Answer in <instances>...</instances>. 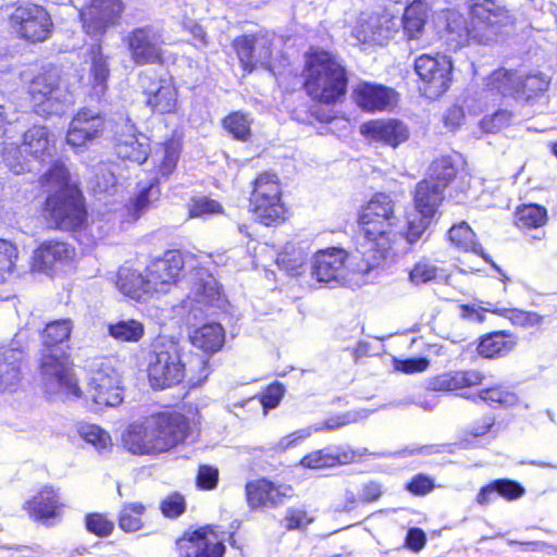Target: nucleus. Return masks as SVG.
<instances>
[{"label": "nucleus", "instance_id": "1", "mask_svg": "<svg viewBox=\"0 0 557 557\" xmlns=\"http://www.w3.org/2000/svg\"><path fill=\"white\" fill-rule=\"evenodd\" d=\"M359 222L367 242V252L373 259L372 267H380L398 240H406V230L398 227L391 196L375 194L363 207Z\"/></svg>", "mask_w": 557, "mask_h": 557}, {"label": "nucleus", "instance_id": "2", "mask_svg": "<svg viewBox=\"0 0 557 557\" xmlns=\"http://www.w3.org/2000/svg\"><path fill=\"white\" fill-rule=\"evenodd\" d=\"M347 72L337 55L319 48L306 54L305 89L317 101L335 103L347 91Z\"/></svg>", "mask_w": 557, "mask_h": 557}, {"label": "nucleus", "instance_id": "3", "mask_svg": "<svg viewBox=\"0 0 557 557\" xmlns=\"http://www.w3.org/2000/svg\"><path fill=\"white\" fill-rule=\"evenodd\" d=\"M195 364L206 371L208 358L186 354L181 344L166 336H159L149 356L148 377L154 388L163 389L178 384L187 372V366Z\"/></svg>", "mask_w": 557, "mask_h": 557}, {"label": "nucleus", "instance_id": "4", "mask_svg": "<svg viewBox=\"0 0 557 557\" xmlns=\"http://www.w3.org/2000/svg\"><path fill=\"white\" fill-rule=\"evenodd\" d=\"M471 15V27H469L467 20L461 14L448 13L447 30L454 36L455 47L463 46L470 39L479 42L495 40L503 33V28L512 24L508 12L492 1L473 4Z\"/></svg>", "mask_w": 557, "mask_h": 557}, {"label": "nucleus", "instance_id": "5", "mask_svg": "<svg viewBox=\"0 0 557 557\" xmlns=\"http://www.w3.org/2000/svg\"><path fill=\"white\" fill-rule=\"evenodd\" d=\"M55 136L46 126H33L23 135L21 146L9 144L3 149V161L15 174L28 170L29 159L48 162L55 153Z\"/></svg>", "mask_w": 557, "mask_h": 557}, {"label": "nucleus", "instance_id": "6", "mask_svg": "<svg viewBox=\"0 0 557 557\" xmlns=\"http://www.w3.org/2000/svg\"><path fill=\"white\" fill-rule=\"evenodd\" d=\"M28 91L40 115L60 114L72 102L71 91L57 66L42 69L30 82Z\"/></svg>", "mask_w": 557, "mask_h": 557}, {"label": "nucleus", "instance_id": "7", "mask_svg": "<svg viewBox=\"0 0 557 557\" xmlns=\"http://www.w3.org/2000/svg\"><path fill=\"white\" fill-rule=\"evenodd\" d=\"M356 257H350L345 250L330 248L315 253L312 261V275L319 281L335 285H345L350 282L352 273L368 274L376 267H372L373 259L368 256L360 263H355Z\"/></svg>", "mask_w": 557, "mask_h": 557}, {"label": "nucleus", "instance_id": "8", "mask_svg": "<svg viewBox=\"0 0 557 557\" xmlns=\"http://www.w3.org/2000/svg\"><path fill=\"white\" fill-rule=\"evenodd\" d=\"M9 26L18 38L32 44L46 41L53 30L48 11L32 2L15 4L9 14Z\"/></svg>", "mask_w": 557, "mask_h": 557}, {"label": "nucleus", "instance_id": "9", "mask_svg": "<svg viewBox=\"0 0 557 557\" xmlns=\"http://www.w3.org/2000/svg\"><path fill=\"white\" fill-rule=\"evenodd\" d=\"M44 215L59 230H82L86 224L87 213L79 190L65 189L63 194L48 195Z\"/></svg>", "mask_w": 557, "mask_h": 557}, {"label": "nucleus", "instance_id": "10", "mask_svg": "<svg viewBox=\"0 0 557 557\" xmlns=\"http://www.w3.org/2000/svg\"><path fill=\"white\" fill-rule=\"evenodd\" d=\"M486 87L503 96L524 98L527 100L543 94L549 85V78L542 73L521 74L517 71L499 69L486 78Z\"/></svg>", "mask_w": 557, "mask_h": 557}, {"label": "nucleus", "instance_id": "11", "mask_svg": "<svg viewBox=\"0 0 557 557\" xmlns=\"http://www.w3.org/2000/svg\"><path fill=\"white\" fill-rule=\"evenodd\" d=\"M443 191L432 180L424 178L417 185L413 196L417 212L408 216L406 224L408 244L417 243L424 234L443 200Z\"/></svg>", "mask_w": 557, "mask_h": 557}, {"label": "nucleus", "instance_id": "12", "mask_svg": "<svg viewBox=\"0 0 557 557\" xmlns=\"http://www.w3.org/2000/svg\"><path fill=\"white\" fill-rule=\"evenodd\" d=\"M281 194L275 174L264 172L255 180L250 205L262 224L270 225L284 219L285 208L281 201Z\"/></svg>", "mask_w": 557, "mask_h": 557}, {"label": "nucleus", "instance_id": "13", "mask_svg": "<svg viewBox=\"0 0 557 557\" xmlns=\"http://www.w3.org/2000/svg\"><path fill=\"white\" fill-rule=\"evenodd\" d=\"M451 61L446 55L422 54L416 59L414 70L422 81V89L430 98L443 95L451 82Z\"/></svg>", "mask_w": 557, "mask_h": 557}, {"label": "nucleus", "instance_id": "14", "mask_svg": "<svg viewBox=\"0 0 557 557\" xmlns=\"http://www.w3.org/2000/svg\"><path fill=\"white\" fill-rule=\"evenodd\" d=\"M124 9L122 0H86L81 11L85 32L91 37L103 36L119 23Z\"/></svg>", "mask_w": 557, "mask_h": 557}, {"label": "nucleus", "instance_id": "15", "mask_svg": "<svg viewBox=\"0 0 557 557\" xmlns=\"http://www.w3.org/2000/svg\"><path fill=\"white\" fill-rule=\"evenodd\" d=\"M41 375L46 392L65 397H79L81 389L72 373L67 358L54 354L45 355L41 361Z\"/></svg>", "mask_w": 557, "mask_h": 557}, {"label": "nucleus", "instance_id": "16", "mask_svg": "<svg viewBox=\"0 0 557 557\" xmlns=\"http://www.w3.org/2000/svg\"><path fill=\"white\" fill-rule=\"evenodd\" d=\"M152 430L156 454L164 453L183 442L189 430L187 419L181 413H158L148 417Z\"/></svg>", "mask_w": 557, "mask_h": 557}, {"label": "nucleus", "instance_id": "17", "mask_svg": "<svg viewBox=\"0 0 557 557\" xmlns=\"http://www.w3.org/2000/svg\"><path fill=\"white\" fill-rule=\"evenodd\" d=\"M124 41L132 60L138 65L153 64L162 60L164 40L153 26L134 28L125 36Z\"/></svg>", "mask_w": 557, "mask_h": 557}, {"label": "nucleus", "instance_id": "18", "mask_svg": "<svg viewBox=\"0 0 557 557\" xmlns=\"http://www.w3.org/2000/svg\"><path fill=\"white\" fill-rule=\"evenodd\" d=\"M140 87L146 95V103L156 113H174L177 110V90L169 77L158 76L153 72H144L139 77Z\"/></svg>", "mask_w": 557, "mask_h": 557}, {"label": "nucleus", "instance_id": "19", "mask_svg": "<svg viewBox=\"0 0 557 557\" xmlns=\"http://www.w3.org/2000/svg\"><path fill=\"white\" fill-rule=\"evenodd\" d=\"M184 267V257L176 250H169L163 257L151 261L146 271L152 295L169 293L177 284Z\"/></svg>", "mask_w": 557, "mask_h": 557}, {"label": "nucleus", "instance_id": "20", "mask_svg": "<svg viewBox=\"0 0 557 557\" xmlns=\"http://www.w3.org/2000/svg\"><path fill=\"white\" fill-rule=\"evenodd\" d=\"M119 373L109 364L94 371L88 383V397L98 406L114 407L122 401Z\"/></svg>", "mask_w": 557, "mask_h": 557}, {"label": "nucleus", "instance_id": "21", "mask_svg": "<svg viewBox=\"0 0 557 557\" xmlns=\"http://www.w3.org/2000/svg\"><path fill=\"white\" fill-rule=\"evenodd\" d=\"M397 27L396 18L388 14L361 13L352 28V36L360 42L384 45Z\"/></svg>", "mask_w": 557, "mask_h": 557}, {"label": "nucleus", "instance_id": "22", "mask_svg": "<svg viewBox=\"0 0 557 557\" xmlns=\"http://www.w3.org/2000/svg\"><path fill=\"white\" fill-rule=\"evenodd\" d=\"M181 557H223L225 547L210 528L185 534L176 542Z\"/></svg>", "mask_w": 557, "mask_h": 557}, {"label": "nucleus", "instance_id": "23", "mask_svg": "<svg viewBox=\"0 0 557 557\" xmlns=\"http://www.w3.org/2000/svg\"><path fill=\"white\" fill-rule=\"evenodd\" d=\"M235 48L244 69L251 72L258 65L268 69L272 55L271 39L267 36L253 35L236 39Z\"/></svg>", "mask_w": 557, "mask_h": 557}, {"label": "nucleus", "instance_id": "24", "mask_svg": "<svg viewBox=\"0 0 557 557\" xmlns=\"http://www.w3.org/2000/svg\"><path fill=\"white\" fill-rule=\"evenodd\" d=\"M104 126L101 114L90 110H81L72 120L66 135V143L72 147H82L98 137Z\"/></svg>", "mask_w": 557, "mask_h": 557}, {"label": "nucleus", "instance_id": "25", "mask_svg": "<svg viewBox=\"0 0 557 557\" xmlns=\"http://www.w3.org/2000/svg\"><path fill=\"white\" fill-rule=\"evenodd\" d=\"M63 507L58 491L51 486L41 488L24 505V509L34 520L45 524H49L51 519L59 518Z\"/></svg>", "mask_w": 557, "mask_h": 557}, {"label": "nucleus", "instance_id": "26", "mask_svg": "<svg viewBox=\"0 0 557 557\" xmlns=\"http://www.w3.org/2000/svg\"><path fill=\"white\" fill-rule=\"evenodd\" d=\"M360 132L375 140L397 147L409 137L408 127L398 120H372L360 126Z\"/></svg>", "mask_w": 557, "mask_h": 557}, {"label": "nucleus", "instance_id": "27", "mask_svg": "<svg viewBox=\"0 0 557 557\" xmlns=\"http://www.w3.org/2000/svg\"><path fill=\"white\" fill-rule=\"evenodd\" d=\"M125 449L134 455L156 454L151 428H148V417L128 424L121 436Z\"/></svg>", "mask_w": 557, "mask_h": 557}, {"label": "nucleus", "instance_id": "28", "mask_svg": "<svg viewBox=\"0 0 557 557\" xmlns=\"http://www.w3.org/2000/svg\"><path fill=\"white\" fill-rule=\"evenodd\" d=\"M483 374L476 370L445 372L428 381V389L433 392H453L482 384Z\"/></svg>", "mask_w": 557, "mask_h": 557}, {"label": "nucleus", "instance_id": "29", "mask_svg": "<svg viewBox=\"0 0 557 557\" xmlns=\"http://www.w3.org/2000/svg\"><path fill=\"white\" fill-rule=\"evenodd\" d=\"M75 257V249L64 242H45L35 251V265L40 270L52 269L71 262Z\"/></svg>", "mask_w": 557, "mask_h": 557}, {"label": "nucleus", "instance_id": "30", "mask_svg": "<svg viewBox=\"0 0 557 557\" xmlns=\"http://www.w3.org/2000/svg\"><path fill=\"white\" fill-rule=\"evenodd\" d=\"M127 133H121L115 138V151L119 158L137 164L144 163L149 154V144L145 136L138 137L133 125H125Z\"/></svg>", "mask_w": 557, "mask_h": 557}, {"label": "nucleus", "instance_id": "31", "mask_svg": "<svg viewBox=\"0 0 557 557\" xmlns=\"http://www.w3.org/2000/svg\"><path fill=\"white\" fill-rule=\"evenodd\" d=\"M356 98L358 106L363 110L382 111L393 104L395 92L382 85L361 83L356 90Z\"/></svg>", "mask_w": 557, "mask_h": 557}, {"label": "nucleus", "instance_id": "32", "mask_svg": "<svg viewBox=\"0 0 557 557\" xmlns=\"http://www.w3.org/2000/svg\"><path fill=\"white\" fill-rule=\"evenodd\" d=\"M190 284L188 297L190 300L211 305L219 297V290L214 277L203 268H194L187 276Z\"/></svg>", "mask_w": 557, "mask_h": 557}, {"label": "nucleus", "instance_id": "33", "mask_svg": "<svg viewBox=\"0 0 557 557\" xmlns=\"http://www.w3.org/2000/svg\"><path fill=\"white\" fill-rule=\"evenodd\" d=\"M148 284L147 272L143 275L139 271L122 267L117 272L116 287L125 296L140 300L146 295H152Z\"/></svg>", "mask_w": 557, "mask_h": 557}, {"label": "nucleus", "instance_id": "34", "mask_svg": "<svg viewBox=\"0 0 557 557\" xmlns=\"http://www.w3.org/2000/svg\"><path fill=\"white\" fill-rule=\"evenodd\" d=\"M89 73L90 83L95 97L100 98L107 90V79L109 77V64L103 55L100 46L94 45L89 51Z\"/></svg>", "mask_w": 557, "mask_h": 557}, {"label": "nucleus", "instance_id": "35", "mask_svg": "<svg viewBox=\"0 0 557 557\" xmlns=\"http://www.w3.org/2000/svg\"><path fill=\"white\" fill-rule=\"evenodd\" d=\"M448 237L451 244L456 247L463 251H470L479 255L485 261L490 262L487 256L483 252L482 246L476 242L474 232L466 222L451 226L448 232ZM491 264L498 273L503 274L502 270L494 262L491 261Z\"/></svg>", "mask_w": 557, "mask_h": 557}, {"label": "nucleus", "instance_id": "36", "mask_svg": "<svg viewBox=\"0 0 557 557\" xmlns=\"http://www.w3.org/2000/svg\"><path fill=\"white\" fill-rule=\"evenodd\" d=\"M22 351L15 349L5 350L0 357V391H11L20 382V363Z\"/></svg>", "mask_w": 557, "mask_h": 557}, {"label": "nucleus", "instance_id": "37", "mask_svg": "<svg viewBox=\"0 0 557 557\" xmlns=\"http://www.w3.org/2000/svg\"><path fill=\"white\" fill-rule=\"evenodd\" d=\"M224 330L218 323L206 324L194 331L190 336L195 347L207 352L218 351L224 343Z\"/></svg>", "mask_w": 557, "mask_h": 557}, {"label": "nucleus", "instance_id": "38", "mask_svg": "<svg viewBox=\"0 0 557 557\" xmlns=\"http://www.w3.org/2000/svg\"><path fill=\"white\" fill-rule=\"evenodd\" d=\"M426 17V8L422 2H412L406 8L403 27L408 40L419 39L422 36Z\"/></svg>", "mask_w": 557, "mask_h": 557}, {"label": "nucleus", "instance_id": "39", "mask_svg": "<svg viewBox=\"0 0 557 557\" xmlns=\"http://www.w3.org/2000/svg\"><path fill=\"white\" fill-rule=\"evenodd\" d=\"M181 154V144L176 139H170L160 145L156 150L153 159L158 174L168 177L176 168Z\"/></svg>", "mask_w": 557, "mask_h": 557}, {"label": "nucleus", "instance_id": "40", "mask_svg": "<svg viewBox=\"0 0 557 557\" xmlns=\"http://www.w3.org/2000/svg\"><path fill=\"white\" fill-rule=\"evenodd\" d=\"M108 334L121 343H138L145 335V326L135 319L120 320L108 325Z\"/></svg>", "mask_w": 557, "mask_h": 557}, {"label": "nucleus", "instance_id": "41", "mask_svg": "<svg viewBox=\"0 0 557 557\" xmlns=\"http://www.w3.org/2000/svg\"><path fill=\"white\" fill-rule=\"evenodd\" d=\"M515 346L511 336L505 332H495L483 337L478 352L485 358H494L510 351Z\"/></svg>", "mask_w": 557, "mask_h": 557}, {"label": "nucleus", "instance_id": "42", "mask_svg": "<svg viewBox=\"0 0 557 557\" xmlns=\"http://www.w3.org/2000/svg\"><path fill=\"white\" fill-rule=\"evenodd\" d=\"M40 182L48 195L63 194L65 189H77L74 185L70 184L69 171L60 162L53 163L44 174Z\"/></svg>", "mask_w": 557, "mask_h": 557}, {"label": "nucleus", "instance_id": "43", "mask_svg": "<svg viewBox=\"0 0 557 557\" xmlns=\"http://www.w3.org/2000/svg\"><path fill=\"white\" fill-rule=\"evenodd\" d=\"M457 168L451 157L444 156L432 162L429 168L428 180H432L438 188L444 190L456 177Z\"/></svg>", "mask_w": 557, "mask_h": 557}, {"label": "nucleus", "instance_id": "44", "mask_svg": "<svg viewBox=\"0 0 557 557\" xmlns=\"http://www.w3.org/2000/svg\"><path fill=\"white\" fill-rule=\"evenodd\" d=\"M146 507L140 503H126L119 515V525L125 532H136L144 525Z\"/></svg>", "mask_w": 557, "mask_h": 557}, {"label": "nucleus", "instance_id": "45", "mask_svg": "<svg viewBox=\"0 0 557 557\" xmlns=\"http://www.w3.org/2000/svg\"><path fill=\"white\" fill-rule=\"evenodd\" d=\"M516 219L519 228H537L546 223L547 212L544 207L527 205L518 209Z\"/></svg>", "mask_w": 557, "mask_h": 557}, {"label": "nucleus", "instance_id": "46", "mask_svg": "<svg viewBox=\"0 0 557 557\" xmlns=\"http://www.w3.org/2000/svg\"><path fill=\"white\" fill-rule=\"evenodd\" d=\"M91 189L95 194H113L117 189L116 177L114 171L109 164H99L96 169L95 176L90 182Z\"/></svg>", "mask_w": 557, "mask_h": 557}, {"label": "nucleus", "instance_id": "47", "mask_svg": "<svg viewBox=\"0 0 557 557\" xmlns=\"http://www.w3.org/2000/svg\"><path fill=\"white\" fill-rule=\"evenodd\" d=\"M465 397L474 403L482 400L488 404L497 403L503 406H512L517 401V396L513 393L502 389L500 387L484 388L479 391L476 394Z\"/></svg>", "mask_w": 557, "mask_h": 557}, {"label": "nucleus", "instance_id": "48", "mask_svg": "<svg viewBox=\"0 0 557 557\" xmlns=\"http://www.w3.org/2000/svg\"><path fill=\"white\" fill-rule=\"evenodd\" d=\"M369 414H370V411L366 410V409L356 410V411H347L345 413H342V414H338L335 417H331L325 422H323L321 424L313 425L312 426L313 433L324 431V430H337L342 426H345V425H348L351 423H356L358 421L367 419L369 417Z\"/></svg>", "mask_w": 557, "mask_h": 557}, {"label": "nucleus", "instance_id": "49", "mask_svg": "<svg viewBox=\"0 0 557 557\" xmlns=\"http://www.w3.org/2000/svg\"><path fill=\"white\" fill-rule=\"evenodd\" d=\"M79 436L91 444L97 450H107L112 446L110 434L96 424L81 425Z\"/></svg>", "mask_w": 557, "mask_h": 557}, {"label": "nucleus", "instance_id": "50", "mask_svg": "<svg viewBox=\"0 0 557 557\" xmlns=\"http://www.w3.org/2000/svg\"><path fill=\"white\" fill-rule=\"evenodd\" d=\"M441 270L429 259L418 261L409 272V281L414 285L426 284L440 276Z\"/></svg>", "mask_w": 557, "mask_h": 557}, {"label": "nucleus", "instance_id": "51", "mask_svg": "<svg viewBox=\"0 0 557 557\" xmlns=\"http://www.w3.org/2000/svg\"><path fill=\"white\" fill-rule=\"evenodd\" d=\"M271 493V482L257 480L246 484V498L250 508L267 507V496Z\"/></svg>", "mask_w": 557, "mask_h": 557}, {"label": "nucleus", "instance_id": "52", "mask_svg": "<svg viewBox=\"0 0 557 557\" xmlns=\"http://www.w3.org/2000/svg\"><path fill=\"white\" fill-rule=\"evenodd\" d=\"M72 323L70 320H58L47 324L44 331V343L47 346L61 344L70 337Z\"/></svg>", "mask_w": 557, "mask_h": 557}, {"label": "nucleus", "instance_id": "53", "mask_svg": "<svg viewBox=\"0 0 557 557\" xmlns=\"http://www.w3.org/2000/svg\"><path fill=\"white\" fill-rule=\"evenodd\" d=\"M17 258L16 246L11 242L0 239V283L14 271Z\"/></svg>", "mask_w": 557, "mask_h": 557}, {"label": "nucleus", "instance_id": "54", "mask_svg": "<svg viewBox=\"0 0 557 557\" xmlns=\"http://www.w3.org/2000/svg\"><path fill=\"white\" fill-rule=\"evenodd\" d=\"M499 314L508 318L513 324L522 327H532L543 323L544 317L533 311L520 309H504Z\"/></svg>", "mask_w": 557, "mask_h": 557}, {"label": "nucleus", "instance_id": "55", "mask_svg": "<svg viewBox=\"0 0 557 557\" xmlns=\"http://www.w3.org/2000/svg\"><path fill=\"white\" fill-rule=\"evenodd\" d=\"M224 127L237 139L246 140L250 134V122L239 112L230 114L224 120Z\"/></svg>", "mask_w": 557, "mask_h": 557}, {"label": "nucleus", "instance_id": "56", "mask_svg": "<svg viewBox=\"0 0 557 557\" xmlns=\"http://www.w3.org/2000/svg\"><path fill=\"white\" fill-rule=\"evenodd\" d=\"M85 525L88 532L97 536H109L113 529L114 523L102 513H88L85 518Z\"/></svg>", "mask_w": 557, "mask_h": 557}, {"label": "nucleus", "instance_id": "57", "mask_svg": "<svg viewBox=\"0 0 557 557\" xmlns=\"http://www.w3.org/2000/svg\"><path fill=\"white\" fill-rule=\"evenodd\" d=\"M221 212L222 206L218 201L207 197L194 198L189 205L190 218H203Z\"/></svg>", "mask_w": 557, "mask_h": 557}, {"label": "nucleus", "instance_id": "58", "mask_svg": "<svg viewBox=\"0 0 557 557\" xmlns=\"http://www.w3.org/2000/svg\"><path fill=\"white\" fill-rule=\"evenodd\" d=\"M160 197V189L157 181L151 182L148 186L141 187L138 196L133 201L134 210L137 214L145 211L151 203Z\"/></svg>", "mask_w": 557, "mask_h": 557}, {"label": "nucleus", "instance_id": "59", "mask_svg": "<svg viewBox=\"0 0 557 557\" xmlns=\"http://www.w3.org/2000/svg\"><path fill=\"white\" fill-rule=\"evenodd\" d=\"M301 465L311 469L334 467L333 451L331 448L312 451L301 459Z\"/></svg>", "mask_w": 557, "mask_h": 557}, {"label": "nucleus", "instance_id": "60", "mask_svg": "<svg viewBox=\"0 0 557 557\" xmlns=\"http://www.w3.org/2000/svg\"><path fill=\"white\" fill-rule=\"evenodd\" d=\"M512 113L507 110H498L492 115H486L481 121V127L485 132L494 133L509 125L512 121Z\"/></svg>", "mask_w": 557, "mask_h": 557}, {"label": "nucleus", "instance_id": "61", "mask_svg": "<svg viewBox=\"0 0 557 557\" xmlns=\"http://www.w3.org/2000/svg\"><path fill=\"white\" fill-rule=\"evenodd\" d=\"M495 423L496 419L493 414H485L466 428L465 436L483 437L493 433Z\"/></svg>", "mask_w": 557, "mask_h": 557}, {"label": "nucleus", "instance_id": "62", "mask_svg": "<svg viewBox=\"0 0 557 557\" xmlns=\"http://www.w3.org/2000/svg\"><path fill=\"white\" fill-rule=\"evenodd\" d=\"M496 494L506 498L507 500H513L521 497L524 494V488L518 482L499 479L493 481Z\"/></svg>", "mask_w": 557, "mask_h": 557}, {"label": "nucleus", "instance_id": "63", "mask_svg": "<svg viewBox=\"0 0 557 557\" xmlns=\"http://www.w3.org/2000/svg\"><path fill=\"white\" fill-rule=\"evenodd\" d=\"M219 480V470L215 467L202 465L198 468L197 486L201 490H213Z\"/></svg>", "mask_w": 557, "mask_h": 557}, {"label": "nucleus", "instance_id": "64", "mask_svg": "<svg viewBox=\"0 0 557 557\" xmlns=\"http://www.w3.org/2000/svg\"><path fill=\"white\" fill-rule=\"evenodd\" d=\"M185 510L184 497L180 494H172L161 503V511L165 517L175 518Z\"/></svg>", "mask_w": 557, "mask_h": 557}]
</instances>
